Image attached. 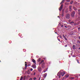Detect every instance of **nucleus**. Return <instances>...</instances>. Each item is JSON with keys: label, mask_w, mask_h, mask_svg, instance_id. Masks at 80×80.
I'll use <instances>...</instances> for the list:
<instances>
[{"label": "nucleus", "mask_w": 80, "mask_h": 80, "mask_svg": "<svg viewBox=\"0 0 80 80\" xmlns=\"http://www.w3.org/2000/svg\"><path fill=\"white\" fill-rule=\"evenodd\" d=\"M64 1H65V0H63L60 3V4H62V5L59 9V11H61L62 10V8H63V4L62 3H64Z\"/></svg>", "instance_id": "nucleus-1"}, {"label": "nucleus", "mask_w": 80, "mask_h": 80, "mask_svg": "<svg viewBox=\"0 0 80 80\" xmlns=\"http://www.w3.org/2000/svg\"><path fill=\"white\" fill-rule=\"evenodd\" d=\"M66 18L67 19H69L70 17V14H67L66 15Z\"/></svg>", "instance_id": "nucleus-2"}, {"label": "nucleus", "mask_w": 80, "mask_h": 80, "mask_svg": "<svg viewBox=\"0 0 80 80\" xmlns=\"http://www.w3.org/2000/svg\"><path fill=\"white\" fill-rule=\"evenodd\" d=\"M75 12L73 11L71 13V16L72 17H73L75 16Z\"/></svg>", "instance_id": "nucleus-3"}, {"label": "nucleus", "mask_w": 80, "mask_h": 80, "mask_svg": "<svg viewBox=\"0 0 80 80\" xmlns=\"http://www.w3.org/2000/svg\"><path fill=\"white\" fill-rule=\"evenodd\" d=\"M58 76H62V72H59L57 74Z\"/></svg>", "instance_id": "nucleus-4"}, {"label": "nucleus", "mask_w": 80, "mask_h": 80, "mask_svg": "<svg viewBox=\"0 0 80 80\" xmlns=\"http://www.w3.org/2000/svg\"><path fill=\"white\" fill-rule=\"evenodd\" d=\"M32 68H36V65H35V64L33 65H32Z\"/></svg>", "instance_id": "nucleus-5"}, {"label": "nucleus", "mask_w": 80, "mask_h": 80, "mask_svg": "<svg viewBox=\"0 0 80 80\" xmlns=\"http://www.w3.org/2000/svg\"><path fill=\"white\" fill-rule=\"evenodd\" d=\"M65 74V72H61V74H62V77H63V76H64Z\"/></svg>", "instance_id": "nucleus-6"}, {"label": "nucleus", "mask_w": 80, "mask_h": 80, "mask_svg": "<svg viewBox=\"0 0 80 80\" xmlns=\"http://www.w3.org/2000/svg\"><path fill=\"white\" fill-rule=\"evenodd\" d=\"M72 6H69V12H72Z\"/></svg>", "instance_id": "nucleus-7"}, {"label": "nucleus", "mask_w": 80, "mask_h": 80, "mask_svg": "<svg viewBox=\"0 0 80 80\" xmlns=\"http://www.w3.org/2000/svg\"><path fill=\"white\" fill-rule=\"evenodd\" d=\"M68 8H67L66 9V10H65V13H68Z\"/></svg>", "instance_id": "nucleus-8"}, {"label": "nucleus", "mask_w": 80, "mask_h": 80, "mask_svg": "<svg viewBox=\"0 0 80 80\" xmlns=\"http://www.w3.org/2000/svg\"><path fill=\"white\" fill-rule=\"evenodd\" d=\"M62 37H63L64 38H65V40H67V38H66V37L65 36V35H64V34H63L62 35Z\"/></svg>", "instance_id": "nucleus-9"}, {"label": "nucleus", "mask_w": 80, "mask_h": 80, "mask_svg": "<svg viewBox=\"0 0 80 80\" xmlns=\"http://www.w3.org/2000/svg\"><path fill=\"white\" fill-rule=\"evenodd\" d=\"M30 73H31V72H30V70H29L27 72V73L28 74V75H30Z\"/></svg>", "instance_id": "nucleus-10"}, {"label": "nucleus", "mask_w": 80, "mask_h": 80, "mask_svg": "<svg viewBox=\"0 0 80 80\" xmlns=\"http://www.w3.org/2000/svg\"><path fill=\"white\" fill-rule=\"evenodd\" d=\"M32 62H33V63H35V64H36V61H35V60H34V59H32Z\"/></svg>", "instance_id": "nucleus-11"}, {"label": "nucleus", "mask_w": 80, "mask_h": 80, "mask_svg": "<svg viewBox=\"0 0 80 80\" xmlns=\"http://www.w3.org/2000/svg\"><path fill=\"white\" fill-rule=\"evenodd\" d=\"M47 73H45L44 74V76H43L44 78H45V77H47Z\"/></svg>", "instance_id": "nucleus-12"}, {"label": "nucleus", "mask_w": 80, "mask_h": 80, "mask_svg": "<svg viewBox=\"0 0 80 80\" xmlns=\"http://www.w3.org/2000/svg\"><path fill=\"white\" fill-rule=\"evenodd\" d=\"M73 8L74 10H75V11H77V10H78L76 8H75V7H73Z\"/></svg>", "instance_id": "nucleus-13"}, {"label": "nucleus", "mask_w": 80, "mask_h": 80, "mask_svg": "<svg viewBox=\"0 0 80 80\" xmlns=\"http://www.w3.org/2000/svg\"><path fill=\"white\" fill-rule=\"evenodd\" d=\"M40 61H41V58H39L38 59V62H40Z\"/></svg>", "instance_id": "nucleus-14"}, {"label": "nucleus", "mask_w": 80, "mask_h": 80, "mask_svg": "<svg viewBox=\"0 0 80 80\" xmlns=\"http://www.w3.org/2000/svg\"><path fill=\"white\" fill-rule=\"evenodd\" d=\"M65 5H69V3H68V2H65Z\"/></svg>", "instance_id": "nucleus-15"}, {"label": "nucleus", "mask_w": 80, "mask_h": 80, "mask_svg": "<svg viewBox=\"0 0 80 80\" xmlns=\"http://www.w3.org/2000/svg\"><path fill=\"white\" fill-rule=\"evenodd\" d=\"M74 23V22L73 21H72L70 22V24H71V25H73Z\"/></svg>", "instance_id": "nucleus-16"}, {"label": "nucleus", "mask_w": 80, "mask_h": 80, "mask_svg": "<svg viewBox=\"0 0 80 80\" xmlns=\"http://www.w3.org/2000/svg\"><path fill=\"white\" fill-rule=\"evenodd\" d=\"M72 48H73V49H75V45H73V47H72Z\"/></svg>", "instance_id": "nucleus-17"}, {"label": "nucleus", "mask_w": 80, "mask_h": 80, "mask_svg": "<svg viewBox=\"0 0 80 80\" xmlns=\"http://www.w3.org/2000/svg\"><path fill=\"white\" fill-rule=\"evenodd\" d=\"M43 62H44V61L43 60H42V61H41L40 62V64H41V63H43Z\"/></svg>", "instance_id": "nucleus-18"}, {"label": "nucleus", "mask_w": 80, "mask_h": 80, "mask_svg": "<svg viewBox=\"0 0 80 80\" xmlns=\"http://www.w3.org/2000/svg\"><path fill=\"white\" fill-rule=\"evenodd\" d=\"M25 69H26V68H27V64H25Z\"/></svg>", "instance_id": "nucleus-19"}, {"label": "nucleus", "mask_w": 80, "mask_h": 80, "mask_svg": "<svg viewBox=\"0 0 80 80\" xmlns=\"http://www.w3.org/2000/svg\"><path fill=\"white\" fill-rule=\"evenodd\" d=\"M22 79H23V77H22V76H21V78H20V80H22Z\"/></svg>", "instance_id": "nucleus-20"}, {"label": "nucleus", "mask_w": 80, "mask_h": 80, "mask_svg": "<svg viewBox=\"0 0 80 80\" xmlns=\"http://www.w3.org/2000/svg\"><path fill=\"white\" fill-rule=\"evenodd\" d=\"M65 77H66V78H68V77H69V76H68V75H66Z\"/></svg>", "instance_id": "nucleus-21"}, {"label": "nucleus", "mask_w": 80, "mask_h": 80, "mask_svg": "<svg viewBox=\"0 0 80 80\" xmlns=\"http://www.w3.org/2000/svg\"><path fill=\"white\" fill-rule=\"evenodd\" d=\"M73 1H72L70 2V4H72L73 3Z\"/></svg>", "instance_id": "nucleus-22"}, {"label": "nucleus", "mask_w": 80, "mask_h": 80, "mask_svg": "<svg viewBox=\"0 0 80 80\" xmlns=\"http://www.w3.org/2000/svg\"><path fill=\"white\" fill-rule=\"evenodd\" d=\"M29 70H30L32 72V71H33V69L31 68Z\"/></svg>", "instance_id": "nucleus-23"}, {"label": "nucleus", "mask_w": 80, "mask_h": 80, "mask_svg": "<svg viewBox=\"0 0 80 80\" xmlns=\"http://www.w3.org/2000/svg\"><path fill=\"white\" fill-rule=\"evenodd\" d=\"M77 42H78V43H80V41H78Z\"/></svg>", "instance_id": "nucleus-24"}, {"label": "nucleus", "mask_w": 80, "mask_h": 80, "mask_svg": "<svg viewBox=\"0 0 80 80\" xmlns=\"http://www.w3.org/2000/svg\"><path fill=\"white\" fill-rule=\"evenodd\" d=\"M47 71L46 70L44 69V73H45V72H46Z\"/></svg>", "instance_id": "nucleus-25"}, {"label": "nucleus", "mask_w": 80, "mask_h": 80, "mask_svg": "<svg viewBox=\"0 0 80 80\" xmlns=\"http://www.w3.org/2000/svg\"><path fill=\"white\" fill-rule=\"evenodd\" d=\"M66 2H70V0H66Z\"/></svg>", "instance_id": "nucleus-26"}, {"label": "nucleus", "mask_w": 80, "mask_h": 80, "mask_svg": "<svg viewBox=\"0 0 80 80\" xmlns=\"http://www.w3.org/2000/svg\"><path fill=\"white\" fill-rule=\"evenodd\" d=\"M23 80H25V76H24V78H23Z\"/></svg>", "instance_id": "nucleus-27"}, {"label": "nucleus", "mask_w": 80, "mask_h": 80, "mask_svg": "<svg viewBox=\"0 0 80 80\" xmlns=\"http://www.w3.org/2000/svg\"><path fill=\"white\" fill-rule=\"evenodd\" d=\"M77 60L78 63H79V61H78V59H77Z\"/></svg>", "instance_id": "nucleus-28"}, {"label": "nucleus", "mask_w": 80, "mask_h": 80, "mask_svg": "<svg viewBox=\"0 0 80 80\" xmlns=\"http://www.w3.org/2000/svg\"><path fill=\"white\" fill-rule=\"evenodd\" d=\"M60 25L61 27H63V25Z\"/></svg>", "instance_id": "nucleus-29"}, {"label": "nucleus", "mask_w": 80, "mask_h": 80, "mask_svg": "<svg viewBox=\"0 0 80 80\" xmlns=\"http://www.w3.org/2000/svg\"><path fill=\"white\" fill-rule=\"evenodd\" d=\"M36 79H37V78H34V80H36Z\"/></svg>", "instance_id": "nucleus-30"}, {"label": "nucleus", "mask_w": 80, "mask_h": 80, "mask_svg": "<svg viewBox=\"0 0 80 80\" xmlns=\"http://www.w3.org/2000/svg\"><path fill=\"white\" fill-rule=\"evenodd\" d=\"M78 12L79 13H80V9H79L78 10Z\"/></svg>", "instance_id": "nucleus-31"}, {"label": "nucleus", "mask_w": 80, "mask_h": 80, "mask_svg": "<svg viewBox=\"0 0 80 80\" xmlns=\"http://www.w3.org/2000/svg\"><path fill=\"white\" fill-rule=\"evenodd\" d=\"M29 80H32V78H30Z\"/></svg>", "instance_id": "nucleus-32"}, {"label": "nucleus", "mask_w": 80, "mask_h": 80, "mask_svg": "<svg viewBox=\"0 0 80 80\" xmlns=\"http://www.w3.org/2000/svg\"><path fill=\"white\" fill-rule=\"evenodd\" d=\"M71 78L72 79H74L75 78Z\"/></svg>", "instance_id": "nucleus-33"}, {"label": "nucleus", "mask_w": 80, "mask_h": 80, "mask_svg": "<svg viewBox=\"0 0 80 80\" xmlns=\"http://www.w3.org/2000/svg\"><path fill=\"white\" fill-rule=\"evenodd\" d=\"M35 74H36V73L35 72H34L33 74V75H35Z\"/></svg>", "instance_id": "nucleus-34"}, {"label": "nucleus", "mask_w": 80, "mask_h": 80, "mask_svg": "<svg viewBox=\"0 0 80 80\" xmlns=\"http://www.w3.org/2000/svg\"><path fill=\"white\" fill-rule=\"evenodd\" d=\"M62 12H64V9H63L62 10Z\"/></svg>", "instance_id": "nucleus-35"}, {"label": "nucleus", "mask_w": 80, "mask_h": 80, "mask_svg": "<svg viewBox=\"0 0 80 80\" xmlns=\"http://www.w3.org/2000/svg\"><path fill=\"white\" fill-rule=\"evenodd\" d=\"M78 30H79L80 29V28L79 27V28H78Z\"/></svg>", "instance_id": "nucleus-36"}, {"label": "nucleus", "mask_w": 80, "mask_h": 80, "mask_svg": "<svg viewBox=\"0 0 80 80\" xmlns=\"http://www.w3.org/2000/svg\"><path fill=\"white\" fill-rule=\"evenodd\" d=\"M65 47H67V45H65Z\"/></svg>", "instance_id": "nucleus-37"}, {"label": "nucleus", "mask_w": 80, "mask_h": 80, "mask_svg": "<svg viewBox=\"0 0 80 80\" xmlns=\"http://www.w3.org/2000/svg\"><path fill=\"white\" fill-rule=\"evenodd\" d=\"M40 68H39V72H40Z\"/></svg>", "instance_id": "nucleus-38"}, {"label": "nucleus", "mask_w": 80, "mask_h": 80, "mask_svg": "<svg viewBox=\"0 0 80 80\" xmlns=\"http://www.w3.org/2000/svg\"><path fill=\"white\" fill-rule=\"evenodd\" d=\"M61 16L62 17H63V14H62Z\"/></svg>", "instance_id": "nucleus-39"}, {"label": "nucleus", "mask_w": 80, "mask_h": 80, "mask_svg": "<svg viewBox=\"0 0 80 80\" xmlns=\"http://www.w3.org/2000/svg\"><path fill=\"white\" fill-rule=\"evenodd\" d=\"M64 27H65V28H67V27L66 26H64Z\"/></svg>", "instance_id": "nucleus-40"}, {"label": "nucleus", "mask_w": 80, "mask_h": 80, "mask_svg": "<svg viewBox=\"0 0 80 80\" xmlns=\"http://www.w3.org/2000/svg\"><path fill=\"white\" fill-rule=\"evenodd\" d=\"M78 14L79 15H80V12H78Z\"/></svg>", "instance_id": "nucleus-41"}, {"label": "nucleus", "mask_w": 80, "mask_h": 80, "mask_svg": "<svg viewBox=\"0 0 80 80\" xmlns=\"http://www.w3.org/2000/svg\"><path fill=\"white\" fill-rule=\"evenodd\" d=\"M59 78H60L61 77V76H59Z\"/></svg>", "instance_id": "nucleus-42"}, {"label": "nucleus", "mask_w": 80, "mask_h": 80, "mask_svg": "<svg viewBox=\"0 0 80 80\" xmlns=\"http://www.w3.org/2000/svg\"><path fill=\"white\" fill-rule=\"evenodd\" d=\"M29 66H30V64H29V66H28V67H29Z\"/></svg>", "instance_id": "nucleus-43"}, {"label": "nucleus", "mask_w": 80, "mask_h": 80, "mask_svg": "<svg viewBox=\"0 0 80 80\" xmlns=\"http://www.w3.org/2000/svg\"><path fill=\"white\" fill-rule=\"evenodd\" d=\"M25 63L26 64V63H27V62H25Z\"/></svg>", "instance_id": "nucleus-44"}, {"label": "nucleus", "mask_w": 80, "mask_h": 80, "mask_svg": "<svg viewBox=\"0 0 80 80\" xmlns=\"http://www.w3.org/2000/svg\"><path fill=\"white\" fill-rule=\"evenodd\" d=\"M61 38H62V36H60Z\"/></svg>", "instance_id": "nucleus-45"}, {"label": "nucleus", "mask_w": 80, "mask_h": 80, "mask_svg": "<svg viewBox=\"0 0 80 80\" xmlns=\"http://www.w3.org/2000/svg\"><path fill=\"white\" fill-rule=\"evenodd\" d=\"M79 39H80V37L79 38Z\"/></svg>", "instance_id": "nucleus-46"}, {"label": "nucleus", "mask_w": 80, "mask_h": 80, "mask_svg": "<svg viewBox=\"0 0 80 80\" xmlns=\"http://www.w3.org/2000/svg\"><path fill=\"white\" fill-rule=\"evenodd\" d=\"M79 50H80V48H78Z\"/></svg>", "instance_id": "nucleus-47"}, {"label": "nucleus", "mask_w": 80, "mask_h": 80, "mask_svg": "<svg viewBox=\"0 0 80 80\" xmlns=\"http://www.w3.org/2000/svg\"><path fill=\"white\" fill-rule=\"evenodd\" d=\"M59 41V42H60V39L58 40Z\"/></svg>", "instance_id": "nucleus-48"}, {"label": "nucleus", "mask_w": 80, "mask_h": 80, "mask_svg": "<svg viewBox=\"0 0 80 80\" xmlns=\"http://www.w3.org/2000/svg\"><path fill=\"white\" fill-rule=\"evenodd\" d=\"M0 62H1V61L0 60Z\"/></svg>", "instance_id": "nucleus-49"}, {"label": "nucleus", "mask_w": 80, "mask_h": 80, "mask_svg": "<svg viewBox=\"0 0 80 80\" xmlns=\"http://www.w3.org/2000/svg\"><path fill=\"white\" fill-rule=\"evenodd\" d=\"M66 36H67V35H66Z\"/></svg>", "instance_id": "nucleus-50"}]
</instances>
